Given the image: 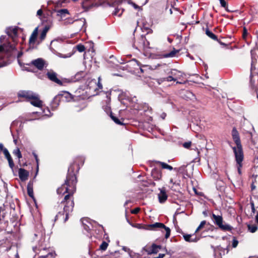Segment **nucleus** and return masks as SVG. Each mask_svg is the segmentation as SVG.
I'll list each match as a JSON object with an SVG mask.
<instances>
[{
  "mask_svg": "<svg viewBox=\"0 0 258 258\" xmlns=\"http://www.w3.org/2000/svg\"><path fill=\"white\" fill-rule=\"evenodd\" d=\"M77 178L74 172L73 165H71L68 169V173L67 174L65 182L60 187L57 189L58 194H64L68 193L64 197L63 200L60 204L61 207H63V213L59 212L55 216L56 220L59 217L63 215H66L64 222H66L70 213L73 211L74 202L72 196L76 191V184L77 183Z\"/></svg>",
  "mask_w": 258,
  "mask_h": 258,
  "instance_id": "1",
  "label": "nucleus"
},
{
  "mask_svg": "<svg viewBox=\"0 0 258 258\" xmlns=\"http://www.w3.org/2000/svg\"><path fill=\"white\" fill-rule=\"evenodd\" d=\"M213 223L216 225L222 230L224 231H230L232 229V227L226 223L223 220L221 216L216 215L212 214L211 217Z\"/></svg>",
  "mask_w": 258,
  "mask_h": 258,
  "instance_id": "2",
  "label": "nucleus"
},
{
  "mask_svg": "<svg viewBox=\"0 0 258 258\" xmlns=\"http://www.w3.org/2000/svg\"><path fill=\"white\" fill-rule=\"evenodd\" d=\"M232 136L233 141L237 146V148L233 147V150L235 154L237 153L239 158L241 157V153H243L242 146L239 136V133L235 127H234L232 131Z\"/></svg>",
  "mask_w": 258,
  "mask_h": 258,
  "instance_id": "3",
  "label": "nucleus"
},
{
  "mask_svg": "<svg viewBox=\"0 0 258 258\" xmlns=\"http://www.w3.org/2000/svg\"><path fill=\"white\" fill-rule=\"evenodd\" d=\"M148 230H153V229H164L166 231V234L165 235V238L167 239L169 238L170 235V229L169 227H166L164 224L162 223L156 222L152 224L147 225Z\"/></svg>",
  "mask_w": 258,
  "mask_h": 258,
  "instance_id": "4",
  "label": "nucleus"
},
{
  "mask_svg": "<svg viewBox=\"0 0 258 258\" xmlns=\"http://www.w3.org/2000/svg\"><path fill=\"white\" fill-rule=\"evenodd\" d=\"M15 50V46L9 42L0 45V53L5 52L7 54L8 56H10L12 55L11 53Z\"/></svg>",
  "mask_w": 258,
  "mask_h": 258,
  "instance_id": "5",
  "label": "nucleus"
},
{
  "mask_svg": "<svg viewBox=\"0 0 258 258\" xmlns=\"http://www.w3.org/2000/svg\"><path fill=\"white\" fill-rule=\"evenodd\" d=\"M45 64V61L41 58H38L33 60L30 63H27V65H33L39 70H42Z\"/></svg>",
  "mask_w": 258,
  "mask_h": 258,
  "instance_id": "6",
  "label": "nucleus"
},
{
  "mask_svg": "<svg viewBox=\"0 0 258 258\" xmlns=\"http://www.w3.org/2000/svg\"><path fill=\"white\" fill-rule=\"evenodd\" d=\"M146 38L142 36L140 39V41L136 43V42L134 44V47L139 50L144 49L145 47H147L148 42H146Z\"/></svg>",
  "mask_w": 258,
  "mask_h": 258,
  "instance_id": "7",
  "label": "nucleus"
},
{
  "mask_svg": "<svg viewBox=\"0 0 258 258\" xmlns=\"http://www.w3.org/2000/svg\"><path fill=\"white\" fill-rule=\"evenodd\" d=\"M48 78L59 85H62V82L57 78V74L53 71L48 72L46 74Z\"/></svg>",
  "mask_w": 258,
  "mask_h": 258,
  "instance_id": "8",
  "label": "nucleus"
},
{
  "mask_svg": "<svg viewBox=\"0 0 258 258\" xmlns=\"http://www.w3.org/2000/svg\"><path fill=\"white\" fill-rule=\"evenodd\" d=\"M181 97L186 100L195 101L196 98L194 94L189 90H184L181 93Z\"/></svg>",
  "mask_w": 258,
  "mask_h": 258,
  "instance_id": "9",
  "label": "nucleus"
},
{
  "mask_svg": "<svg viewBox=\"0 0 258 258\" xmlns=\"http://www.w3.org/2000/svg\"><path fill=\"white\" fill-rule=\"evenodd\" d=\"M36 93L30 91H22L18 93V96L20 97L25 98L29 101L35 95Z\"/></svg>",
  "mask_w": 258,
  "mask_h": 258,
  "instance_id": "10",
  "label": "nucleus"
},
{
  "mask_svg": "<svg viewBox=\"0 0 258 258\" xmlns=\"http://www.w3.org/2000/svg\"><path fill=\"white\" fill-rule=\"evenodd\" d=\"M17 27H9L6 29V32L9 37L15 41V38L17 36Z\"/></svg>",
  "mask_w": 258,
  "mask_h": 258,
  "instance_id": "11",
  "label": "nucleus"
},
{
  "mask_svg": "<svg viewBox=\"0 0 258 258\" xmlns=\"http://www.w3.org/2000/svg\"><path fill=\"white\" fill-rule=\"evenodd\" d=\"M29 101L34 106L39 107L42 106V102L39 99V96L37 94Z\"/></svg>",
  "mask_w": 258,
  "mask_h": 258,
  "instance_id": "12",
  "label": "nucleus"
},
{
  "mask_svg": "<svg viewBox=\"0 0 258 258\" xmlns=\"http://www.w3.org/2000/svg\"><path fill=\"white\" fill-rule=\"evenodd\" d=\"M110 92L106 94L107 100H106V105L103 106V109L104 111L107 114L110 115V112H112L111 111V108L110 106V97H109L110 95Z\"/></svg>",
  "mask_w": 258,
  "mask_h": 258,
  "instance_id": "13",
  "label": "nucleus"
},
{
  "mask_svg": "<svg viewBox=\"0 0 258 258\" xmlns=\"http://www.w3.org/2000/svg\"><path fill=\"white\" fill-rule=\"evenodd\" d=\"M29 172L23 168L19 169V176L22 181H25L28 179Z\"/></svg>",
  "mask_w": 258,
  "mask_h": 258,
  "instance_id": "14",
  "label": "nucleus"
},
{
  "mask_svg": "<svg viewBox=\"0 0 258 258\" xmlns=\"http://www.w3.org/2000/svg\"><path fill=\"white\" fill-rule=\"evenodd\" d=\"M152 177L156 180H159L162 177L161 171L157 168H154L151 172Z\"/></svg>",
  "mask_w": 258,
  "mask_h": 258,
  "instance_id": "15",
  "label": "nucleus"
},
{
  "mask_svg": "<svg viewBox=\"0 0 258 258\" xmlns=\"http://www.w3.org/2000/svg\"><path fill=\"white\" fill-rule=\"evenodd\" d=\"M235 157L236 159V162L238 164L237 166V170L239 174H241V168L242 167V162L243 159V154L241 153V157L239 158V156L237 153L235 154Z\"/></svg>",
  "mask_w": 258,
  "mask_h": 258,
  "instance_id": "16",
  "label": "nucleus"
},
{
  "mask_svg": "<svg viewBox=\"0 0 258 258\" xmlns=\"http://www.w3.org/2000/svg\"><path fill=\"white\" fill-rule=\"evenodd\" d=\"M161 249V246L153 244L146 251L148 254L157 253Z\"/></svg>",
  "mask_w": 258,
  "mask_h": 258,
  "instance_id": "17",
  "label": "nucleus"
},
{
  "mask_svg": "<svg viewBox=\"0 0 258 258\" xmlns=\"http://www.w3.org/2000/svg\"><path fill=\"white\" fill-rule=\"evenodd\" d=\"M158 199L160 203H163L166 201L167 196L164 189H161L160 192L158 194Z\"/></svg>",
  "mask_w": 258,
  "mask_h": 258,
  "instance_id": "18",
  "label": "nucleus"
},
{
  "mask_svg": "<svg viewBox=\"0 0 258 258\" xmlns=\"http://www.w3.org/2000/svg\"><path fill=\"white\" fill-rule=\"evenodd\" d=\"M169 76L166 78L157 79V82L158 84H160L164 81L170 82L171 81H176L177 80V77H173L171 75L169 74Z\"/></svg>",
  "mask_w": 258,
  "mask_h": 258,
  "instance_id": "19",
  "label": "nucleus"
},
{
  "mask_svg": "<svg viewBox=\"0 0 258 258\" xmlns=\"http://www.w3.org/2000/svg\"><path fill=\"white\" fill-rule=\"evenodd\" d=\"M179 52L178 50H176L175 48L173 49L169 53H166L160 55V58H168V57H173L175 56L177 53Z\"/></svg>",
  "mask_w": 258,
  "mask_h": 258,
  "instance_id": "20",
  "label": "nucleus"
},
{
  "mask_svg": "<svg viewBox=\"0 0 258 258\" xmlns=\"http://www.w3.org/2000/svg\"><path fill=\"white\" fill-rule=\"evenodd\" d=\"M184 240L189 242H196L199 240L196 236L195 238H192V235L191 234H184L183 235Z\"/></svg>",
  "mask_w": 258,
  "mask_h": 258,
  "instance_id": "21",
  "label": "nucleus"
},
{
  "mask_svg": "<svg viewBox=\"0 0 258 258\" xmlns=\"http://www.w3.org/2000/svg\"><path fill=\"white\" fill-rule=\"evenodd\" d=\"M168 74L171 75L173 77H177V79H180L183 75L182 73L175 69L171 70Z\"/></svg>",
  "mask_w": 258,
  "mask_h": 258,
  "instance_id": "22",
  "label": "nucleus"
},
{
  "mask_svg": "<svg viewBox=\"0 0 258 258\" xmlns=\"http://www.w3.org/2000/svg\"><path fill=\"white\" fill-rule=\"evenodd\" d=\"M38 34V28H36L32 33L30 39H29V43L30 44L34 43L36 39L37 36Z\"/></svg>",
  "mask_w": 258,
  "mask_h": 258,
  "instance_id": "23",
  "label": "nucleus"
},
{
  "mask_svg": "<svg viewBox=\"0 0 258 258\" xmlns=\"http://www.w3.org/2000/svg\"><path fill=\"white\" fill-rule=\"evenodd\" d=\"M27 193L29 197L34 199L32 183L30 182L27 185Z\"/></svg>",
  "mask_w": 258,
  "mask_h": 258,
  "instance_id": "24",
  "label": "nucleus"
},
{
  "mask_svg": "<svg viewBox=\"0 0 258 258\" xmlns=\"http://www.w3.org/2000/svg\"><path fill=\"white\" fill-rule=\"evenodd\" d=\"M62 99L65 98V101L69 102L73 99L72 95L68 92H64L63 94L61 95Z\"/></svg>",
  "mask_w": 258,
  "mask_h": 258,
  "instance_id": "25",
  "label": "nucleus"
},
{
  "mask_svg": "<svg viewBox=\"0 0 258 258\" xmlns=\"http://www.w3.org/2000/svg\"><path fill=\"white\" fill-rule=\"evenodd\" d=\"M104 258H120L119 252L115 251L114 252H111L110 254L106 255Z\"/></svg>",
  "mask_w": 258,
  "mask_h": 258,
  "instance_id": "26",
  "label": "nucleus"
},
{
  "mask_svg": "<svg viewBox=\"0 0 258 258\" xmlns=\"http://www.w3.org/2000/svg\"><path fill=\"white\" fill-rule=\"evenodd\" d=\"M110 117L112 119V120H113V121L117 124H118V125L123 124V122L121 120H120L117 117L114 116L112 112H110Z\"/></svg>",
  "mask_w": 258,
  "mask_h": 258,
  "instance_id": "27",
  "label": "nucleus"
},
{
  "mask_svg": "<svg viewBox=\"0 0 258 258\" xmlns=\"http://www.w3.org/2000/svg\"><path fill=\"white\" fill-rule=\"evenodd\" d=\"M55 255V252L49 251L47 254L41 255L39 258H54Z\"/></svg>",
  "mask_w": 258,
  "mask_h": 258,
  "instance_id": "28",
  "label": "nucleus"
},
{
  "mask_svg": "<svg viewBox=\"0 0 258 258\" xmlns=\"http://www.w3.org/2000/svg\"><path fill=\"white\" fill-rule=\"evenodd\" d=\"M206 34L207 36H208L211 39L218 41L217 37L214 33H213L211 31H210L209 29H207L206 30Z\"/></svg>",
  "mask_w": 258,
  "mask_h": 258,
  "instance_id": "29",
  "label": "nucleus"
},
{
  "mask_svg": "<svg viewBox=\"0 0 258 258\" xmlns=\"http://www.w3.org/2000/svg\"><path fill=\"white\" fill-rule=\"evenodd\" d=\"M156 162L160 164L161 165L162 168L163 169H167L169 170H172L173 169V167L171 166H170L164 162H160V161H156Z\"/></svg>",
  "mask_w": 258,
  "mask_h": 258,
  "instance_id": "30",
  "label": "nucleus"
},
{
  "mask_svg": "<svg viewBox=\"0 0 258 258\" xmlns=\"http://www.w3.org/2000/svg\"><path fill=\"white\" fill-rule=\"evenodd\" d=\"M69 14V11L67 9H60L57 11V15L61 17H64L66 14Z\"/></svg>",
  "mask_w": 258,
  "mask_h": 258,
  "instance_id": "31",
  "label": "nucleus"
},
{
  "mask_svg": "<svg viewBox=\"0 0 258 258\" xmlns=\"http://www.w3.org/2000/svg\"><path fill=\"white\" fill-rule=\"evenodd\" d=\"M13 154L15 156H17L19 159H20L22 157L20 150L18 148H16L15 150H14Z\"/></svg>",
  "mask_w": 258,
  "mask_h": 258,
  "instance_id": "32",
  "label": "nucleus"
},
{
  "mask_svg": "<svg viewBox=\"0 0 258 258\" xmlns=\"http://www.w3.org/2000/svg\"><path fill=\"white\" fill-rule=\"evenodd\" d=\"M76 48L77 50L80 52H83L85 49L84 45L81 44H79L76 45Z\"/></svg>",
  "mask_w": 258,
  "mask_h": 258,
  "instance_id": "33",
  "label": "nucleus"
},
{
  "mask_svg": "<svg viewBox=\"0 0 258 258\" xmlns=\"http://www.w3.org/2000/svg\"><path fill=\"white\" fill-rule=\"evenodd\" d=\"M221 6L224 8L226 11L229 12V10L228 9L227 4L225 0H219Z\"/></svg>",
  "mask_w": 258,
  "mask_h": 258,
  "instance_id": "34",
  "label": "nucleus"
},
{
  "mask_svg": "<svg viewBox=\"0 0 258 258\" xmlns=\"http://www.w3.org/2000/svg\"><path fill=\"white\" fill-rule=\"evenodd\" d=\"M248 230L251 233L255 232L257 229V227L256 225H248Z\"/></svg>",
  "mask_w": 258,
  "mask_h": 258,
  "instance_id": "35",
  "label": "nucleus"
},
{
  "mask_svg": "<svg viewBox=\"0 0 258 258\" xmlns=\"http://www.w3.org/2000/svg\"><path fill=\"white\" fill-rule=\"evenodd\" d=\"M206 223V221H203L201 222L200 225L198 227V228H197L195 232H198L199 231H200L201 229H202V228H203V227L205 225Z\"/></svg>",
  "mask_w": 258,
  "mask_h": 258,
  "instance_id": "36",
  "label": "nucleus"
},
{
  "mask_svg": "<svg viewBox=\"0 0 258 258\" xmlns=\"http://www.w3.org/2000/svg\"><path fill=\"white\" fill-rule=\"evenodd\" d=\"M219 250L220 251V254L222 255V254H225V251L226 253H227L228 252V249L227 247L226 248H223L222 247H219L218 248Z\"/></svg>",
  "mask_w": 258,
  "mask_h": 258,
  "instance_id": "37",
  "label": "nucleus"
},
{
  "mask_svg": "<svg viewBox=\"0 0 258 258\" xmlns=\"http://www.w3.org/2000/svg\"><path fill=\"white\" fill-rule=\"evenodd\" d=\"M108 246V243L105 241H103L100 246V249L102 250H105L106 249Z\"/></svg>",
  "mask_w": 258,
  "mask_h": 258,
  "instance_id": "38",
  "label": "nucleus"
},
{
  "mask_svg": "<svg viewBox=\"0 0 258 258\" xmlns=\"http://www.w3.org/2000/svg\"><path fill=\"white\" fill-rule=\"evenodd\" d=\"M10 167L13 170L14 167V163L13 162L12 157H9L7 159Z\"/></svg>",
  "mask_w": 258,
  "mask_h": 258,
  "instance_id": "39",
  "label": "nucleus"
},
{
  "mask_svg": "<svg viewBox=\"0 0 258 258\" xmlns=\"http://www.w3.org/2000/svg\"><path fill=\"white\" fill-rule=\"evenodd\" d=\"M3 152L7 159L9 158V157H11V155L7 149H4Z\"/></svg>",
  "mask_w": 258,
  "mask_h": 258,
  "instance_id": "40",
  "label": "nucleus"
},
{
  "mask_svg": "<svg viewBox=\"0 0 258 258\" xmlns=\"http://www.w3.org/2000/svg\"><path fill=\"white\" fill-rule=\"evenodd\" d=\"M43 113H44L45 115L47 116H51L52 115L51 114H50V111L48 108L44 109L43 110Z\"/></svg>",
  "mask_w": 258,
  "mask_h": 258,
  "instance_id": "41",
  "label": "nucleus"
},
{
  "mask_svg": "<svg viewBox=\"0 0 258 258\" xmlns=\"http://www.w3.org/2000/svg\"><path fill=\"white\" fill-rule=\"evenodd\" d=\"M191 145V142H185L183 144V146L186 149H188Z\"/></svg>",
  "mask_w": 258,
  "mask_h": 258,
  "instance_id": "42",
  "label": "nucleus"
},
{
  "mask_svg": "<svg viewBox=\"0 0 258 258\" xmlns=\"http://www.w3.org/2000/svg\"><path fill=\"white\" fill-rule=\"evenodd\" d=\"M238 243V240H237L235 239V238H234L233 239V241H232V246H233V247L235 248L237 246Z\"/></svg>",
  "mask_w": 258,
  "mask_h": 258,
  "instance_id": "43",
  "label": "nucleus"
},
{
  "mask_svg": "<svg viewBox=\"0 0 258 258\" xmlns=\"http://www.w3.org/2000/svg\"><path fill=\"white\" fill-rule=\"evenodd\" d=\"M46 33H46L43 31L41 32L40 36V38L41 40H43L45 38Z\"/></svg>",
  "mask_w": 258,
  "mask_h": 258,
  "instance_id": "44",
  "label": "nucleus"
},
{
  "mask_svg": "<svg viewBox=\"0 0 258 258\" xmlns=\"http://www.w3.org/2000/svg\"><path fill=\"white\" fill-rule=\"evenodd\" d=\"M136 227L138 229H146V230L149 229V228H148L147 226V227H145L144 226H143V225H142L141 224H138L137 226H136Z\"/></svg>",
  "mask_w": 258,
  "mask_h": 258,
  "instance_id": "45",
  "label": "nucleus"
},
{
  "mask_svg": "<svg viewBox=\"0 0 258 258\" xmlns=\"http://www.w3.org/2000/svg\"><path fill=\"white\" fill-rule=\"evenodd\" d=\"M140 208H135L134 210H133L131 212L133 214H137L140 211Z\"/></svg>",
  "mask_w": 258,
  "mask_h": 258,
  "instance_id": "46",
  "label": "nucleus"
},
{
  "mask_svg": "<svg viewBox=\"0 0 258 258\" xmlns=\"http://www.w3.org/2000/svg\"><path fill=\"white\" fill-rule=\"evenodd\" d=\"M100 77H99L98 78V82L97 83V85L98 88L99 89H102V85L101 83H100Z\"/></svg>",
  "mask_w": 258,
  "mask_h": 258,
  "instance_id": "47",
  "label": "nucleus"
},
{
  "mask_svg": "<svg viewBox=\"0 0 258 258\" xmlns=\"http://www.w3.org/2000/svg\"><path fill=\"white\" fill-rule=\"evenodd\" d=\"M33 155H34V156L35 157V159L36 160V161L37 162V169H38V156L36 155V154L35 153H33Z\"/></svg>",
  "mask_w": 258,
  "mask_h": 258,
  "instance_id": "48",
  "label": "nucleus"
},
{
  "mask_svg": "<svg viewBox=\"0 0 258 258\" xmlns=\"http://www.w3.org/2000/svg\"><path fill=\"white\" fill-rule=\"evenodd\" d=\"M50 27L49 26H45L43 30V31L47 33L49 30Z\"/></svg>",
  "mask_w": 258,
  "mask_h": 258,
  "instance_id": "49",
  "label": "nucleus"
},
{
  "mask_svg": "<svg viewBox=\"0 0 258 258\" xmlns=\"http://www.w3.org/2000/svg\"><path fill=\"white\" fill-rule=\"evenodd\" d=\"M42 13H43V11L41 9H39L37 12V15L38 16H41L42 15Z\"/></svg>",
  "mask_w": 258,
  "mask_h": 258,
  "instance_id": "50",
  "label": "nucleus"
},
{
  "mask_svg": "<svg viewBox=\"0 0 258 258\" xmlns=\"http://www.w3.org/2000/svg\"><path fill=\"white\" fill-rule=\"evenodd\" d=\"M165 256L164 253H160L158 256L152 258H163Z\"/></svg>",
  "mask_w": 258,
  "mask_h": 258,
  "instance_id": "51",
  "label": "nucleus"
},
{
  "mask_svg": "<svg viewBox=\"0 0 258 258\" xmlns=\"http://www.w3.org/2000/svg\"><path fill=\"white\" fill-rule=\"evenodd\" d=\"M5 37H6L5 36H3V35L0 37V42H1V43H2L3 42V41L5 39Z\"/></svg>",
  "mask_w": 258,
  "mask_h": 258,
  "instance_id": "52",
  "label": "nucleus"
},
{
  "mask_svg": "<svg viewBox=\"0 0 258 258\" xmlns=\"http://www.w3.org/2000/svg\"><path fill=\"white\" fill-rule=\"evenodd\" d=\"M6 62H3L0 63V68L7 66Z\"/></svg>",
  "mask_w": 258,
  "mask_h": 258,
  "instance_id": "53",
  "label": "nucleus"
},
{
  "mask_svg": "<svg viewBox=\"0 0 258 258\" xmlns=\"http://www.w3.org/2000/svg\"><path fill=\"white\" fill-rule=\"evenodd\" d=\"M35 237H39L40 238H42V234H34Z\"/></svg>",
  "mask_w": 258,
  "mask_h": 258,
  "instance_id": "54",
  "label": "nucleus"
},
{
  "mask_svg": "<svg viewBox=\"0 0 258 258\" xmlns=\"http://www.w3.org/2000/svg\"><path fill=\"white\" fill-rule=\"evenodd\" d=\"M23 53L22 52H18L17 54V57L20 58L22 55Z\"/></svg>",
  "mask_w": 258,
  "mask_h": 258,
  "instance_id": "55",
  "label": "nucleus"
},
{
  "mask_svg": "<svg viewBox=\"0 0 258 258\" xmlns=\"http://www.w3.org/2000/svg\"><path fill=\"white\" fill-rule=\"evenodd\" d=\"M5 148L4 147V146L3 145L2 143H0V149L2 150V151H4V149H5Z\"/></svg>",
  "mask_w": 258,
  "mask_h": 258,
  "instance_id": "56",
  "label": "nucleus"
},
{
  "mask_svg": "<svg viewBox=\"0 0 258 258\" xmlns=\"http://www.w3.org/2000/svg\"><path fill=\"white\" fill-rule=\"evenodd\" d=\"M255 219L256 222L258 224V212L256 213Z\"/></svg>",
  "mask_w": 258,
  "mask_h": 258,
  "instance_id": "57",
  "label": "nucleus"
},
{
  "mask_svg": "<svg viewBox=\"0 0 258 258\" xmlns=\"http://www.w3.org/2000/svg\"><path fill=\"white\" fill-rule=\"evenodd\" d=\"M133 7H134L136 9H139V7L138 5H137L136 4H134V3L133 4Z\"/></svg>",
  "mask_w": 258,
  "mask_h": 258,
  "instance_id": "58",
  "label": "nucleus"
},
{
  "mask_svg": "<svg viewBox=\"0 0 258 258\" xmlns=\"http://www.w3.org/2000/svg\"><path fill=\"white\" fill-rule=\"evenodd\" d=\"M161 116L163 119H164L166 116V114L163 113L161 114Z\"/></svg>",
  "mask_w": 258,
  "mask_h": 258,
  "instance_id": "59",
  "label": "nucleus"
},
{
  "mask_svg": "<svg viewBox=\"0 0 258 258\" xmlns=\"http://www.w3.org/2000/svg\"><path fill=\"white\" fill-rule=\"evenodd\" d=\"M246 33H247L246 30L244 28V29H243V36H244L246 34Z\"/></svg>",
  "mask_w": 258,
  "mask_h": 258,
  "instance_id": "60",
  "label": "nucleus"
},
{
  "mask_svg": "<svg viewBox=\"0 0 258 258\" xmlns=\"http://www.w3.org/2000/svg\"><path fill=\"white\" fill-rule=\"evenodd\" d=\"M218 42H219V43H220L221 45H224V46H226V44L225 43H223V42H222L219 41V40H218Z\"/></svg>",
  "mask_w": 258,
  "mask_h": 258,
  "instance_id": "61",
  "label": "nucleus"
},
{
  "mask_svg": "<svg viewBox=\"0 0 258 258\" xmlns=\"http://www.w3.org/2000/svg\"><path fill=\"white\" fill-rule=\"evenodd\" d=\"M91 83L96 84V81L95 80H92V81L91 82Z\"/></svg>",
  "mask_w": 258,
  "mask_h": 258,
  "instance_id": "62",
  "label": "nucleus"
},
{
  "mask_svg": "<svg viewBox=\"0 0 258 258\" xmlns=\"http://www.w3.org/2000/svg\"><path fill=\"white\" fill-rule=\"evenodd\" d=\"M118 13V9H116L115 11L114 12V15H117Z\"/></svg>",
  "mask_w": 258,
  "mask_h": 258,
  "instance_id": "63",
  "label": "nucleus"
},
{
  "mask_svg": "<svg viewBox=\"0 0 258 258\" xmlns=\"http://www.w3.org/2000/svg\"><path fill=\"white\" fill-rule=\"evenodd\" d=\"M37 247H36V246H35V247H33V251H34V252H36V249H37Z\"/></svg>",
  "mask_w": 258,
  "mask_h": 258,
  "instance_id": "64",
  "label": "nucleus"
}]
</instances>
